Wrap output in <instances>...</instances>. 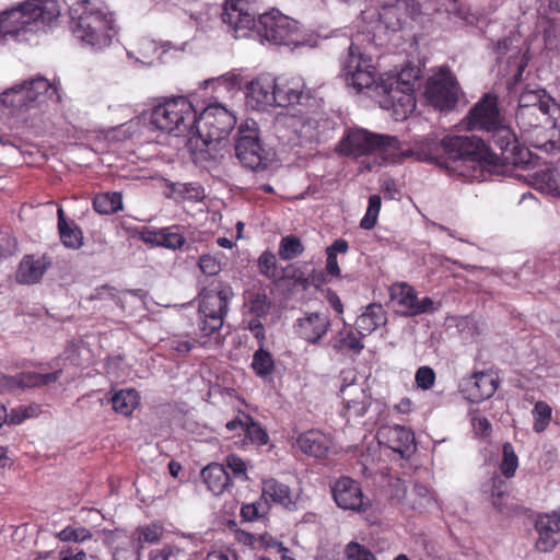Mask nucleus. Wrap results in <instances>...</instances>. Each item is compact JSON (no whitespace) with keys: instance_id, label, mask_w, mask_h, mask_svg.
Instances as JSON below:
<instances>
[{"instance_id":"nucleus-1","label":"nucleus","mask_w":560,"mask_h":560,"mask_svg":"<svg viewBox=\"0 0 560 560\" xmlns=\"http://www.w3.org/2000/svg\"><path fill=\"white\" fill-rule=\"evenodd\" d=\"M467 129L482 131L501 150L491 152L485 140L475 136H447L438 142L434 138L422 141L419 159L438 162L442 153L453 163L462 161L474 170L478 166L490 173L499 172V166L526 168L532 163L530 151L522 147L514 131L506 124L498 107L495 95L485 94L468 112L464 119Z\"/></svg>"},{"instance_id":"nucleus-2","label":"nucleus","mask_w":560,"mask_h":560,"mask_svg":"<svg viewBox=\"0 0 560 560\" xmlns=\"http://www.w3.org/2000/svg\"><path fill=\"white\" fill-rule=\"evenodd\" d=\"M556 107L555 100L541 88L527 86L518 96L517 126L532 147L546 153L560 150V127L551 120Z\"/></svg>"},{"instance_id":"nucleus-3","label":"nucleus","mask_w":560,"mask_h":560,"mask_svg":"<svg viewBox=\"0 0 560 560\" xmlns=\"http://www.w3.org/2000/svg\"><path fill=\"white\" fill-rule=\"evenodd\" d=\"M70 12L71 28L77 38L95 48L109 46L117 34L110 12L89 0L77 2Z\"/></svg>"},{"instance_id":"nucleus-4","label":"nucleus","mask_w":560,"mask_h":560,"mask_svg":"<svg viewBox=\"0 0 560 560\" xmlns=\"http://www.w3.org/2000/svg\"><path fill=\"white\" fill-rule=\"evenodd\" d=\"M338 151L348 156H362L373 153L382 155L386 163H399L406 156L417 155L419 159L421 150H404L399 140L393 136L371 132L366 129H348L338 144Z\"/></svg>"},{"instance_id":"nucleus-5","label":"nucleus","mask_w":560,"mask_h":560,"mask_svg":"<svg viewBox=\"0 0 560 560\" xmlns=\"http://www.w3.org/2000/svg\"><path fill=\"white\" fill-rule=\"evenodd\" d=\"M59 15L57 0H27L0 13V30L3 33L28 31L32 25H50Z\"/></svg>"},{"instance_id":"nucleus-6","label":"nucleus","mask_w":560,"mask_h":560,"mask_svg":"<svg viewBox=\"0 0 560 560\" xmlns=\"http://www.w3.org/2000/svg\"><path fill=\"white\" fill-rule=\"evenodd\" d=\"M235 124V117L226 108L220 105L209 106L199 116L196 115L189 141L200 150L199 141L209 151L215 150Z\"/></svg>"},{"instance_id":"nucleus-7","label":"nucleus","mask_w":560,"mask_h":560,"mask_svg":"<svg viewBox=\"0 0 560 560\" xmlns=\"http://www.w3.org/2000/svg\"><path fill=\"white\" fill-rule=\"evenodd\" d=\"M196 110L185 97H178L156 106L151 122L159 129L175 136L192 133Z\"/></svg>"},{"instance_id":"nucleus-8","label":"nucleus","mask_w":560,"mask_h":560,"mask_svg":"<svg viewBox=\"0 0 560 560\" xmlns=\"http://www.w3.org/2000/svg\"><path fill=\"white\" fill-rule=\"evenodd\" d=\"M264 7V0H225L221 19L235 38L250 37Z\"/></svg>"},{"instance_id":"nucleus-9","label":"nucleus","mask_w":560,"mask_h":560,"mask_svg":"<svg viewBox=\"0 0 560 560\" xmlns=\"http://www.w3.org/2000/svg\"><path fill=\"white\" fill-rule=\"evenodd\" d=\"M52 96H56L57 101L60 100L56 86L47 79L37 77L8 89L0 95V101L8 107L27 109Z\"/></svg>"},{"instance_id":"nucleus-10","label":"nucleus","mask_w":560,"mask_h":560,"mask_svg":"<svg viewBox=\"0 0 560 560\" xmlns=\"http://www.w3.org/2000/svg\"><path fill=\"white\" fill-rule=\"evenodd\" d=\"M235 155L244 167L252 171H262L268 166L269 152L261 144L256 121L246 120L238 127Z\"/></svg>"},{"instance_id":"nucleus-11","label":"nucleus","mask_w":560,"mask_h":560,"mask_svg":"<svg viewBox=\"0 0 560 560\" xmlns=\"http://www.w3.org/2000/svg\"><path fill=\"white\" fill-rule=\"evenodd\" d=\"M343 71L347 84L358 92L365 89L375 92V85L380 82L376 80L375 67L372 65V59L365 56L354 43L348 49Z\"/></svg>"},{"instance_id":"nucleus-12","label":"nucleus","mask_w":560,"mask_h":560,"mask_svg":"<svg viewBox=\"0 0 560 560\" xmlns=\"http://www.w3.org/2000/svg\"><path fill=\"white\" fill-rule=\"evenodd\" d=\"M296 31L298 25L295 21L282 14L279 10L271 9L259 14L254 35L259 37L260 40L279 45L290 42Z\"/></svg>"},{"instance_id":"nucleus-13","label":"nucleus","mask_w":560,"mask_h":560,"mask_svg":"<svg viewBox=\"0 0 560 560\" xmlns=\"http://www.w3.org/2000/svg\"><path fill=\"white\" fill-rule=\"evenodd\" d=\"M397 81H380L375 85V95L380 97L381 107L393 110L395 120H404L416 109L415 91L395 85Z\"/></svg>"},{"instance_id":"nucleus-14","label":"nucleus","mask_w":560,"mask_h":560,"mask_svg":"<svg viewBox=\"0 0 560 560\" xmlns=\"http://www.w3.org/2000/svg\"><path fill=\"white\" fill-rule=\"evenodd\" d=\"M459 86L454 74L441 70L428 80L425 88L427 100L436 108L450 109L458 101Z\"/></svg>"},{"instance_id":"nucleus-15","label":"nucleus","mask_w":560,"mask_h":560,"mask_svg":"<svg viewBox=\"0 0 560 560\" xmlns=\"http://www.w3.org/2000/svg\"><path fill=\"white\" fill-rule=\"evenodd\" d=\"M279 132L283 130L291 131L292 135H282L287 137L289 143L311 142L317 136L318 121L314 118L296 115H283L277 118L276 122Z\"/></svg>"},{"instance_id":"nucleus-16","label":"nucleus","mask_w":560,"mask_h":560,"mask_svg":"<svg viewBox=\"0 0 560 560\" xmlns=\"http://www.w3.org/2000/svg\"><path fill=\"white\" fill-rule=\"evenodd\" d=\"M331 491L334 500L340 509L355 512L368 510L369 502L364 500L359 482L352 478H339L331 487Z\"/></svg>"},{"instance_id":"nucleus-17","label":"nucleus","mask_w":560,"mask_h":560,"mask_svg":"<svg viewBox=\"0 0 560 560\" xmlns=\"http://www.w3.org/2000/svg\"><path fill=\"white\" fill-rule=\"evenodd\" d=\"M381 444L400 454L402 457L410 455L415 450V435L405 427H382L377 431Z\"/></svg>"},{"instance_id":"nucleus-18","label":"nucleus","mask_w":560,"mask_h":560,"mask_svg":"<svg viewBox=\"0 0 560 560\" xmlns=\"http://www.w3.org/2000/svg\"><path fill=\"white\" fill-rule=\"evenodd\" d=\"M276 79L269 74H262L253 80L247 86V100L249 105L262 110L267 106L276 105Z\"/></svg>"},{"instance_id":"nucleus-19","label":"nucleus","mask_w":560,"mask_h":560,"mask_svg":"<svg viewBox=\"0 0 560 560\" xmlns=\"http://www.w3.org/2000/svg\"><path fill=\"white\" fill-rule=\"evenodd\" d=\"M463 390L471 402L492 397L498 388V378L489 372H476L462 383Z\"/></svg>"},{"instance_id":"nucleus-20","label":"nucleus","mask_w":560,"mask_h":560,"mask_svg":"<svg viewBox=\"0 0 560 560\" xmlns=\"http://www.w3.org/2000/svg\"><path fill=\"white\" fill-rule=\"evenodd\" d=\"M535 529L538 534L536 548L539 551L549 552L560 542V516L557 513L539 516Z\"/></svg>"},{"instance_id":"nucleus-21","label":"nucleus","mask_w":560,"mask_h":560,"mask_svg":"<svg viewBox=\"0 0 560 560\" xmlns=\"http://www.w3.org/2000/svg\"><path fill=\"white\" fill-rule=\"evenodd\" d=\"M276 105L285 107L294 104H302L308 94L304 91V84L299 80H277L276 79Z\"/></svg>"},{"instance_id":"nucleus-22","label":"nucleus","mask_w":560,"mask_h":560,"mask_svg":"<svg viewBox=\"0 0 560 560\" xmlns=\"http://www.w3.org/2000/svg\"><path fill=\"white\" fill-rule=\"evenodd\" d=\"M329 319L319 313H311L300 318L296 325L298 334L308 342H317L327 331Z\"/></svg>"},{"instance_id":"nucleus-23","label":"nucleus","mask_w":560,"mask_h":560,"mask_svg":"<svg viewBox=\"0 0 560 560\" xmlns=\"http://www.w3.org/2000/svg\"><path fill=\"white\" fill-rule=\"evenodd\" d=\"M300 450L311 456L323 458L327 455L331 442L328 436L316 430H310L298 436Z\"/></svg>"},{"instance_id":"nucleus-24","label":"nucleus","mask_w":560,"mask_h":560,"mask_svg":"<svg viewBox=\"0 0 560 560\" xmlns=\"http://www.w3.org/2000/svg\"><path fill=\"white\" fill-rule=\"evenodd\" d=\"M387 322L386 311L381 304H370L357 318L355 326L361 336H368Z\"/></svg>"},{"instance_id":"nucleus-25","label":"nucleus","mask_w":560,"mask_h":560,"mask_svg":"<svg viewBox=\"0 0 560 560\" xmlns=\"http://www.w3.org/2000/svg\"><path fill=\"white\" fill-rule=\"evenodd\" d=\"M232 295L229 289L220 290L219 292L206 293L200 302V313L203 316H225L228 313V303Z\"/></svg>"},{"instance_id":"nucleus-26","label":"nucleus","mask_w":560,"mask_h":560,"mask_svg":"<svg viewBox=\"0 0 560 560\" xmlns=\"http://www.w3.org/2000/svg\"><path fill=\"white\" fill-rule=\"evenodd\" d=\"M201 477L208 489L215 495L223 493L230 486V476L222 464H209L202 469Z\"/></svg>"},{"instance_id":"nucleus-27","label":"nucleus","mask_w":560,"mask_h":560,"mask_svg":"<svg viewBox=\"0 0 560 560\" xmlns=\"http://www.w3.org/2000/svg\"><path fill=\"white\" fill-rule=\"evenodd\" d=\"M345 395L346 415L363 417L370 405V397L359 387L347 386L341 389Z\"/></svg>"},{"instance_id":"nucleus-28","label":"nucleus","mask_w":560,"mask_h":560,"mask_svg":"<svg viewBox=\"0 0 560 560\" xmlns=\"http://www.w3.org/2000/svg\"><path fill=\"white\" fill-rule=\"evenodd\" d=\"M58 229L62 244L72 249H78L83 244V235L81 230L73 225H69L65 219L61 208L58 209Z\"/></svg>"},{"instance_id":"nucleus-29","label":"nucleus","mask_w":560,"mask_h":560,"mask_svg":"<svg viewBox=\"0 0 560 560\" xmlns=\"http://www.w3.org/2000/svg\"><path fill=\"white\" fill-rule=\"evenodd\" d=\"M46 266L42 260H35L31 257L24 258L20 264L18 279L21 283H36L45 273Z\"/></svg>"},{"instance_id":"nucleus-30","label":"nucleus","mask_w":560,"mask_h":560,"mask_svg":"<svg viewBox=\"0 0 560 560\" xmlns=\"http://www.w3.org/2000/svg\"><path fill=\"white\" fill-rule=\"evenodd\" d=\"M147 242L156 246H162L171 249L180 248L185 244V237L173 231L172 228L161 229L156 232L149 234Z\"/></svg>"},{"instance_id":"nucleus-31","label":"nucleus","mask_w":560,"mask_h":560,"mask_svg":"<svg viewBox=\"0 0 560 560\" xmlns=\"http://www.w3.org/2000/svg\"><path fill=\"white\" fill-rule=\"evenodd\" d=\"M261 492L264 498H270L276 503L285 506L292 503L289 487L273 478L262 481Z\"/></svg>"},{"instance_id":"nucleus-32","label":"nucleus","mask_w":560,"mask_h":560,"mask_svg":"<svg viewBox=\"0 0 560 560\" xmlns=\"http://www.w3.org/2000/svg\"><path fill=\"white\" fill-rule=\"evenodd\" d=\"M392 299L397 300L398 304L405 310L406 316H415L413 310L417 306L418 298L413 289L407 284H398L392 288Z\"/></svg>"},{"instance_id":"nucleus-33","label":"nucleus","mask_w":560,"mask_h":560,"mask_svg":"<svg viewBox=\"0 0 560 560\" xmlns=\"http://www.w3.org/2000/svg\"><path fill=\"white\" fill-rule=\"evenodd\" d=\"M113 408L124 416L132 413L139 404V396L135 389H122L112 397Z\"/></svg>"},{"instance_id":"nucleus-34","label":"nucleus","mask_w":560,"mask_h":560,"mask_svg":"<svg viewBox=\"0 0 560 560\" xmlns=\"http://www.w3.org/2000/svg\"><path fill=\"white\" fill-rule=\"evenodd\" d=\"M93 207L101 214H112L122 208V198L119 192H105L97 195L93 200Z\"/></svg>"},{"instance_id":"nucleus-35","label":"nucleus","mask_w":560,"mask_h":560,"mask_svg":"<svg viewBox=\"0 0 560 560\" xmlns=\"http://www.w3.org/2000/svg\"><path fill=\"white\" fill-rule=\"evenodd\" d=\"M247 305L252 315L264 318L270 313L272 301L265 292L248 293Z\"/></svg>"},{"instance_id":"nucleus-36","label":"nucleus","mask_w":560,"mask_h":560,"mask_svg":"<svg viewBox=\"0 0 560 560\" xmlns=\"http://www.w3.org/2000/svg\"><path fill=\"white\" fill-rule=\"evenodd\" d=\"M252 368L260 377H267L275 370V362L270 352L260 347L253 355Z\"/></svg>"},{"instance_id":"nucleus-37","label":"nucleus","mask_w":560,"mask_h":560,"mask_svg":"<svg viewBox=\"0 0 560 560\" xmlns=\"http://www.w3.org/2000/svg\"><path fill=\"white\" fill-rule=\"evenodd\" d=\"M304 252L301 240L293 235L281 238L278 255L282 260H291Z\"/></svg>"},{"instance_id":"nucleus-38","label":"nucleus","mask_w":560,"mask_h":560,"mask_svg":"<svg viewBox=\"0 0 560 560\" xmlns=\"http://www.w3.org/2000/svg\"><path fill=\"white\" fill-rule=\"evenodd\" d=\"M536 179L541 190L548 194H558L560 187V174L556 168H545L537 172Z\"/></svg>"},{"instance_id":"nucleus-39","label":"nucleus","mask_w":560,"mask_h":560,"mask_svg":"<svg viewBox=\"0 0 560 560\" xmlns=\"http://www.w3.org/2000/svg\"><path fill=\"white\" fill-rule=\"evenodd\" d=\"M419 79V69L416 67L401 70L397 77L381 78L380 81H397L395 85L406 89V91H415V86Z\"/></svg>"},{"instance_id":"nucleus-40","label":"nucleus","mask_w":560,"mask_h":560,"mask_svg":"<svg viewBox=\"0 0 560 560\" xmlns=\"http://www.w3.org/2000/svg\"><path fill=\"white\" fill-rule=\"evenodd\" d=\"M245 434L255 444L265 445L268 443V434L262 427L253 420L252 417L245 415Z\"/></svg>"},{"instance_id":"nucleus-41","label":"nucleus","mask_w":560,"mask_h":560,"mask_svg":"<svg viewBox=\"0 0 560 560\" xmlns=\"http://www.w3.org/2000/svg\"><path fill=\"white\" fill-rule=\"evenodd\" d=\"M381 197L378 195H372L369 198V207L364 218L360 222V226L364 230H371L375 226L377 215L381 209Z\"/></svg>"},{"instance_id":"nucleus-42","label":"nucleus","mask_w":560,"mask_h":560,"mask_svg":"<svg viewBox=\"0 0 560 560\" xmlns=\"http://www.w3.org/2000/svg\"><path fill=\"white\" fill-rule=\"evenodd\" d=\"M259 272L268 279H276L277 272V258L271 252H264L257 261Z\"/></svg>"},{"instance_id":"nucleus-43","label":"nucleus","mask_w":560,"mask_h":560,"mask_svg":"<svg viewBox=\"0 0 560 560\" xmlns=\"http://www.w3.org/2000/svg\"><path fill=\"white\" fill-rule=\"evenodd\" d=\"M533 413L535 418L534 430L538 433L542 432L551 419V408L546 402L538 401L534 407Z\"/></svg>"},{"instance_id":"nucleus-44","label":"nucleus","mask_w":560,"mask_h":560,"mask_svg":"<svg viewBox=\"0 0 560 560\" xmlns=\"http://www.w3.org/2000/svg\"><path fill=\"white\" fill-rule=\"evenodd\" d=\"M166 186L173 195L182 198L197 199L201 195L200 187L192 183H172L167 182Z\"/></svg>"},{"instance_id":"nucleus-45","label":"nucleus","mask_w":560,"mask_h":560,"mask_svg":"<svg viewBox=\"0 0 560 560\" xmlns=\"http://www.w3.org/2000/svg\"><path fill=\"white\" fill-rule=\"evenodd\" d=\"M517 466H518V459L514 453L513 446L510 443H505L503 445V460L501 464L502 474L506 478H510V477L514 476Z\"/></svg>"},{"instance_id":"nucleus-46","label":"nucleus","mask_w":560,"mask_h":560,"mask_svg":"<svg viewBox=\"0 0 560 560\" xmlns=\"http://www.w3.org/2000/svg\"><path fill=\"white\" fill-rule=\"evenodd\" d=\"M345 552L348 560H376L369 549L354 541L347 545Z\"/></svg>"},{"instance_id":"nucleus-47","label":"nucleus","mask_w":560,"mask_h":560,"mask_svg":"<svg viewBox=\"0 0 560 560\" xmlns=\"http://www.w3.org/2000/svg\"><path fill=\"white\" fill-rule=\"evenodd\" d=\"M416 384L423 390L430 389L435 383V373L430 366H421L416 372Z\"/></svg>"},{"instance_id":"nucleus-48","label":"nucleus","mask_w":560,"mask_h":560,"mask_svg":"<svg viewBox=\"0 0 560 560\" xmlns=\"http://www.w3.org/2000/svg\"><path fill=\"white\" fill-rule=\"evenodd\" d=\"M363 343L361 342V339L355 336V334L351 330L348 331H341L340 332V340H339V348L341 349H350L355 352H359L363 349Z\"/></svg>"},{"instance_id":"nucleus-49","label":"nucleus","mask_w":560,"mask_h":560,"mask_svg":"<svg viewBox=\"0 0 560 560\" xmlns=\"http://www.w3.org/2000/svg\"><path fill=\"white\" fill-rule=\"evenodd\" d=\"M398 10H399L398 5H386V7H383L382 11L378 13L380 20L388 28H393V30L399 28L400 27V20L396 19V21H393V18H396Z\"/></svg>"},{"instance_id":"nucleus-50","label":"nucleus","mask_w":560,"mask_h":560,"mask_svg":"<svg viewBox=\"0 0 560 560\" xmlns=\"http://www.w3.org/2000/svg\"><path fill=\"white\" fill-rule=\"evenodd\" d=\"M225 462H226V466L232 470L234 476L241 477L244 480L248 479L247 474H246V470H247L246 463L241 457L232 454L226 457Z\"/></svg>"},{"instance_id":"nucleus-51","label":"nucleus","mask_w":560,"mask_h":560,"mask_svg":"<svg viewBox=\"0 0 560 560\" xmlns=\"http://www.w3.org/2000/svg\"><path fill=\"white\" fill-rule=\"evenodd\" d=\"M162 527L156 524H152L150 526L141 527L138 529L139 540L145 542H156L162 536Z\"/></svg>"},{"instance_id":"nucleus-52","label":"nucleus","mask_w":560,"mask_h":560,"mask_svg":"<svg viewBox=\"0 0 560 560\" xmlns=\"http://www.w3.org/2000/svg\"><path fill=\"white\" fill-rule=\"evenodd\" d=\"M89 536L88 530L84 528L74 529L72 527H66L58 533V538L61 541H83Z\"/></svg>"},{"instance_id":"nucleus-53","label":"nucleus","mask_w":560,"mask_h":560,"mask_svg":"<svg viewBox=\"0 0 560 560\" xmlns=\"http://www.w3.org/2000/svg\"><path fill=\"white\" fill-rule=\"evenodd\" d=\"M224 316H203V320L200 324V329L203 331L205 336H209L214 331L219 330L223 325Z\"/></svg>"},{"instance_id":"nucleus-54","label":"nucleus","mask_w":560,"mask_h":560,"mask_svg":"<svg viewBox=\"0 0 560 560\" xmlns=\"http://www.w3.org/2000/svg\"><path fill=\"white\" fill-rule=\"evenodd\" d=\"M198 266L202 273L208 276H214L221 270L219 261L210 255H202L199 258Z\"/></svg>"},{"instance_id":"nucleus-55","label":"nucleus","mask_w":560,"mask_h":560,"mask_svg":"<svg viewBox=\"0 0 560 560\" xmlns=\"http://www.w3.org/2000/svg\"><path fill=\"white\" fill-rule=\"evenodd\" d=\"M16 249V241L5 233H0V258L12 255Z\"/></svg>"},{"instance_id":"nucleus-56","label":"nucleus","mask_w":560,"mask_h":560,"mask_svg":"<svg viewBox=\"0 0 560 560\" xmlns=\"http://www.w3.org/2000/svg\"><path fill=\"white\" fill-rule=\"evenodd\" d=\"M30 416L31 413L28 412V408L21 406L19 408L12 409L10 413L7 412V420L10 423L19 424Z\"/></svg>"},{"instance_id":"nucleus-57","label":"nucleus","mask_w":560,"mask_h":560,"mask_svg":"<svg viewBox=\"0 0 560 560\" xmlns=\"http://www.w3.org/2000/svg\"><path fill=\"white\" fill-rule=\"evenodd\" d=\"M446 11L454 19L469 21L468 11L455 0L451 3L450 8L446 9Z\"/></svg>"},{"instance_id":"nucleus-58","label":"nucleus","mask_w":560,"mask_h":560,"mask_svg":"<svg viewBox=\"0 0 560 560\" xmlns=\"http://www.w3.org/2000/svg\"><path fill=\"white\" fill-rule=\"evenodd\" d=\"M472 427L478 433L482 435H489L491 432V423L485 417H474Z\"/></svg>"},{"instance_id":"nucleus-59","label":"nucleus","mask_w":560,"mask_h":560,"mask_svg":"<svg viewBox=\"0 0 560 560\" xmlns=\"http://www.w3.org/2000/svg\"><path fill=\"white\" fill-rule=\"evenodd\" d=\"M241 515L246 521H254L260 516L259 509L256 503L245 504L241 509Z\"/></svg>"},{"instance_id":"nucleus-60","label":"nucleus","mask_w":560,"mask_h":560,"mask_svg":"<svg viewBox=\"0 0 560 560\" xmlns=\"http://www.w3.org/2000/svg\"><path fill=\"white\" fill-rule=\"evenodd\" d=\"M435 311L434 302L431 298H424L421 301L418 300L417 306L413 310V314L420 315L423 313H430Z\"/></svg>"},{"instance_id":"nucleus-61","label":"nucleus","mask_w":560,"mask_h":560,"mask_svg":"<svg viewBox=\"0 0 560 560\" xmlns=\"http://www.w3.org/2000/svg\"><path fill=\"white\" fill-rule=\"evenodd\" d=\"M248 328L260 342L265 340V328L259 318L252 319Z\"/></svg>"},{"instance_id":"nucleus-62","label":"nucleus","mask_w":560,"mask_h":560,"mask_svg":"<svg viewBox=\"0 0 560 560\" xmlns=\"http://www.w3.org/2000/svg\"><path fill=\"white\" fill-rule=\"evenodd\" d=\"M326 270L329 275L338 277L340 275V268L338 266L336 254L327 253Z\"/></svg>"},{"instance_id":"nucleus-63","label":"nucleus","mask_w":560,"mask_h":560,"mask_svg":"<svg viewBox=\"0 0 560 560\" xmlns=\"http://www.w3.org/2000/svg\"><path fill=\"white\" fill-rule=\"evenodd\" d=\"M42 377L43 374L39 373H27L23 375L22 385L23 386H42Z\"/></svg>"},{"instance_id":"nucleus-64","label":"nucleus","mask_w":560,"mask_h":560,"mask_svg":"<svg viewBox=\"0 0 560 560\" xmlns=\"http://www.w3.org/2000/svg\"><path fill=\"white\" fill-rule=\"evenodd\" d=\"M261 541L265 544L267 548H277L278 552H288L289 549L283 546L282 542L277 541L271 536L264 535L261 537Z\"/></svg>"}]
</instances>
